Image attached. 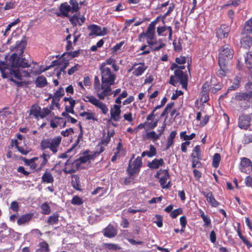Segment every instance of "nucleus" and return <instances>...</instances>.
<instances>
[{
  "label": "nucleus",
  "mask_w": 252,
  "mask_h": 252,
  "mask_svg": "<svg viewBox=\"0 0 252 252\" xmlns=\"http://www.w3.org/2000/svg\"><path fill=\"white\" fill-rule=\"evenodd\" d=\"M29 64L27 60L17 54H12L7 63H0V71L3 78L12 81L18 86L22 85L23 78L29 77L31 72L25 70Z\"/></svg>",
  "instance_id": "f257e3e1"
},
{
  "label": "nucleus",
  "mask_w": 252,
  "mask_h": 252,
  "mask_svg": "<svg viewBox=\"0 0 252 252\" xmlns=\"http://www.w3.org/2000/svg\"><path fill=\"white\" fill-rule=\"evenodd\" d=\"M101 73V85L100 87L99 80L97 76L94 78V87L97 93L98 98L103 99L105 97L112 94L111 86L114 84L115 74L109 67L100 68Z\"/></svg>",
  "instance_id": "f03ea898"
},
{
  "label": "nucleus",
  "mask_w": 252,
  "mask_h": 252,
  "mask_svg": "<svg viewBox=\"0 0 252 252\" xmlns=\"http://www.w3.org/2000/svg\"><path fill=\"white\" fill-rule=\"evenodd\" d=\"M61 140L62 138L59 136H56L53 138L44 139L41 142V149L45 150L49 148L55 154L58 151Z\"/></svg>",
  "instance_id": "7ed1b4c3"
},
{
  "label": "nucleus",
  "mask_w": 252,
  "mask_h": 252,
  "mask_svg": "<svg viewBox=\"0 0 252 252\" xmlns=\"http://www.w3.org/2000/svg\"><path fill=\"white\" fill-rule=\"evenodd\" d=\"M134 155H132V158L129 161L128 166L127 169V172L130 178L133 179V176L138 173L142 166L141 157H137L133 160L132 159Z\"/></svg>",
  "instance_id": "20e7f679"
},
{
  "label": "nucleus",
  "mask_w": 252,
  "mask_h": 252,
  "mask_svg": "<svg viewBox=\"0 0 252 252\" xmlns=\"http://www.w3.org/2000/svg\"><path fill=\"white\" fill-rule=\"evenodd\" d=\"M83 100L85 102H90L94 105L97 108L100 109L101 112L105 115L108 112V108L107 105L97 99L95 96L92 95L84 96Z\"/></svg>",
  "instance_id": "39448f33"
},
{
  "label": "nucleus",
  "mask_w": 252,
  "mask_h": 252,
  "mask_svg": "<svg viewBox=\"0 0 252 252\" xmlns=\"http://www.w3.org/2000/svg\"><path fill=\"white\" fill-rule=\"evenodd\" d=\"M234 51L229 45H225L220 50L219 62L220 63L227 62L231 59L233 56Z\"/></svg>",
  "instance_id": "423d86ee"
},
{
  "label": "nucleus",
  "mask_w": 252,
  "mask_h": 252,
  "mask_svg": "<svg viewBox=\"0 0 252 252\" xmlns=\"http://www.w3.org/2000/svg\"><path fill=\"white\" fill-rule=\"evenodd\" d=\"M88 29L90 31V32L89 34L90 36L94 35L95 36H104L106 35L109 32L107 28L103 27V28H101L99 26L94 24L89 26Z\"/></svg>",
  "instance_id": "0eeeda50"
},
{
  "label": "nucleus",
  "mask_w": 252,
  "mask_h": 252,
  "mask_svg": "<svg viewBox=\"0 0 252 252\" xmlns=\"http://www.w3.org/2000/svg\"><path fill=\"white\" fill-rule=\"evenodd\" d=\"M147 68V66L144 63H135L132 65L128 71L132 72V74L135 76H139L144 73Z\"/></svg>",
  "instance_id": "6e6552de"
},
{
  "label": "nucleus",
  "mask_w": 252,
  "mask_h": 252,
  "mask_svg": "<svg viewBox=\"0 0 252 252\" xmlns=\"http://www.w3.org/2000/svg\"><path fill=\"white\" fill-rule=\"evenodd\" d=\"M160 175H161L162 176L159 178V182L161 186L163 189L168 188L169 187V184L170 183L169 182L168 184H166L167 180L169 177L167 170H160L157 173L156 177L159 178Z\"/></svg>",
  "instance_id": "1a4fd4ad"
},
{
  "label": "nucleus",
  "mask_w": 252,
  "mask_h": 252,
  "mask_svg": "<svg viewBox=\"0 0 252 252\" xmlns=\"http://www.w3.org/2000/svg\"><path fill=\"white\" fill-rule=\"evenodd\" d=\"M251 118L248 115H242L239 118L238 126L241 129H247L251 126Z\"/></svg>",
  "instance_id": "9d476101"
},
{
  "label": "nucleus",
  "mask_w": 252,
  "mask_h": 252,
  "mask_svg": "<svg viewBox=\"0 0 252 252\" xmlns=\"http://www.w3.org/2000/svg\"><path fill=\"white\" fill-rule=\"evenodd\" d=\"M121 105L114 104L110 109L111 120L115 122H118L121 119Z\"/></svg>",
  "instance_id": "9b49d317"
},
{
  "label": "nucleus",
  "mask_w": 252,
  "mask_h": 252,
  "mask_svg": "<svg viewBox=\"0 0 252 252\" xmlns=\"http://www.w3.org/2000/svg\"><path fill=\"white\" fill-rule=\"evenodd\" d=\"M157 34L159 36H165L167 35V32H168V38L171 39L172 35V29L170 26L163 25L158 26L157 29Z\"/></svg>",
  "instance_id": "f8f14e48"
},
{
  "label": "nucleus",
  "mask_w": 252,
  "mask_h": 252,
  "mask_svg": "<svg viewBox=\"0 0 252 252\" xmlns=\"http://www.w3.org/2000/svg\"><path fill=\"white\" fill-rule=\"evenodd\" d=\"M147 42L151 49L154 51H158L165 46L161 39L157 40L156 38L154 39L147 40Z\"/></svg>",
  "instance_id": "ddd939ff"
},
{
  "label": "nucleus",
  "mask_w": 252,
  "mask_h": 252,
  "mask_svg": "<svg viewBox=\"0 0 252 252\" xmlns=\"http://www.w3.org/2000/svg\"><path fill=\"white\" fill-rule=\"evenodd\" d=\"M59 9L60 12L56 13L57 15L59 17H68L69 12H71V7L66 2L61 4Z\"/></svg>",
  "instance_id": "4468645a"
},
{
  "label": "nucleus",
  "mask_w": 252,
  "mask_h": 252,
  "mask_svg": "<svg viewBox=\"0 0 252 252\" xmlns=\"http://www.w3.org/2000/svg\"><path fill=\"white\" fill-rule=\"evenodd\" d=\"M230 31V28L225 25H222L217 30V36L220 38L227 37Z\"/></svg>",
  "instance_id": "2eb2a0df"
},
{
  "label": "nucleus",
  "mask_w": 252,
  "mask_h": 252,
  "mask_svg": "<svg viewBox=\"0 0 252 252\" xmlns=\"http://www.w3.org/2000/svg\"><path fill=\"white\" fill-rule=\"evenodd\" d=\"M203 195L206 197L208 202L213 207H217L220 205L215 198L212 192L211 191H203L202 192Z\"/></svg>",
  "instance_id": "dca6fc26"
},
{
  "label": "nucleus",
  "mask_w": 252,
  "mask_h": 252,
  "mask_svg": "<svg viewBox=\"0 0 252 252\" xmlns=\"http://www.w3.org/2000/svg\"><path fill=\"white\" fill-rule=\"evenodd\" d=\"M175 75L180 80L183 88L186 89L188 85V79L187 75L185 74L180 69H176L174 71Z\"/></svg>",
  "instance_id": "f3484780"
},
{
  "label": "nucleus",
  "mask_w": 252,
  "mask_h": 252,
  "mask_svg": "<svg viewBox=\"0 0 252 252\" xmlns=\"http://www.w3.org/2000/svg\"><path fill=\"white\" fill-rule=\"evenodd\" d=\"M156 21H153L149 24L145 34L147 40L154 39V38H156Z\"/></svg>",
  "instance_id": "a211bd4d"
},
{
  "label": "nucleus",
  "mask_w": 252,
  "mask_h": 252,
  "mask_svg": "<svg viewBox=\"0 0 252 252\" xmlns=\"http://www.w3.org/2000/svg\"><path fill=\"white\" fill-rule=\"evenodd\" d=\"M219 64L220 69L217 70L216 73L218 77L223 78L226 76L228 71L226 66V63H220V62H219Z\"/></svg>",
  "instance_id": "6ab92c4d"
},
{
  "label": "nucleus",
  "mask_w": 252,
  "mask_h": 252,
  "mask_svg": "<svg viewBox=\"0 0 252 252\" xmlns=\"http://www.w3.org/2000/svg\"><path fill=\"white\" fill-rule=\"evenodd\" d=\"M117 230L113 226L109 225L104 229L103 234L105 237L112 238L117 234Z\"/></svg>",
  "instance_id": "aec40b11"
},
{
  "label": "nucleus",
  "mask_w": 252,
  "mask_h": 252,
  "mask_svg": "<svg viewBox=\"0 0 252 252\" xmlns=\"http://www.w3.org/2000/svg\"><path fill=\"white\" fill-rule=\"evenodd\" d=\"M164 162L162 158L154 159L148 164V166L151 169H156L164 165Z\"/></svg>",
  "instance_id": "412c9836"
},
{
  "label": "nucleus",
  "mask_w": 252,
  "mask_h": 252,
  "mask_svg": "<svg viewBox=\"0 0 252 252\" xmlns=\"http://www.w3.org/2000/svg\"><path fill=\"white\" fill-rule=\"evenodd\" d=\"M32 216L33 214L32 213L22 215L17 220V224L22 225L27 223L32 219Z\"/></svg>",
  "instance_id": "4be33fe9"
},
{
  "label": "nucleus",
  "mask_w": 252,
  "mask_h": 252,
  "mask_svg": "<svg viewBox=\"0 0 252 252\" xmlns=\"http://www.w3.org/2000/svg\"><path fill=\"white\" fill-rule=\"evenodd\" d=\"M241 44L242 46L246 49L250 48L252 45V37L248 35H243V36L241 40Z\"/></svg>",
  "instance_id": "5701e85b"
},
{
  "label": "nucleus",
  "mask_w": 252,
  "mask_h": 252,
  "mask_svg": "<svg viewBox=\"0 0 252 252\" xmlns=\"http://www.w3.org/2000/svg\"><path fill=\"white\" fill-rule=\"evenodd\" d=\"M157 154L156 148L153 145L149 146V150L145 151L142 152L141 157L148 156L149 158H152Z\"/></svg>",
  "instance_id": "b1692460"
},
{
  "label": "nucleus",
  "mask_w": 252,
  "mask_h": 252,
  "mask_svg": "<svg viewBox=\"0 0 252 252\" xmlns=\"http://www.w3.org/2000/svg\"><path fill=\"white\" fill-rule=\"evenodd\" d=\"M242 34L246 35H250L252 34V18L245 24Z\"/></svg>",
  "instance_id": "393cba45"
},
{
  "label": "nucleus",
  "mask_w": 252,
  "mask_h": 252,
  "mask_svg": "<svg viewBox=\"0 0 252 252\" xmlns=\"http://www.w3.org/2000/svg\"><path fill=\"white\" fill-rule=\"evenodd\" d=\"M71 185L74 189L76 190H80L81 186L80 185L79 177L76 175L72 176Z\"/></svg>",
  "instance_id": "a878e982"
},
{
  "label": "nucleus",
  "mask_w": 252,
  "mask_h": 252,
  "mask_svg": "<svg viewBox=\"0 0 252 252\" xmlns=\"http://www.w3.org/2000/svg\"><path fill=\"white\" fill-rule=\"evenodd\" d=\"M40 107L37 105H33L32 106L30 114L33 115L35 118L38 119L40 117Z\"/></svg>",
  "instance_id": "bb28decb"
},
{
  "label": "nucleus",
  "mask_w": 252,
  "mask_h": 252,
  "mask_svg": "<svg viewBox=\"0 0 252 252\" xmlns=\"http://www.w3.org/2000/svg\"><path fill=\"white\" fill-rule=\"evenodd\" d=\"M42 181L44 183H52L54 178L50 172L46 171L42 176Z\"/></svg>",
  "instance_id": "cd10ccee"
},
{
  "label": "nucleus",
  "mask_w": 252,
  "mask_h": 252,
  "mask_svg": "<svg viewBox=\"0 0 252 252\" xmlns=\"http://www.w3.org/2000/svg\"><path fill=\"white\" fill-rule=\"evenodd\" d=\"M19 144L17 139L12 140V145L13 146L14 145L18 151L22 154L24 155H27L29 152V151L19 146Z\"/></svg>",
  "instance_id": "c85d7f7f"
},
{
  "label": "nucleus",
  "mask_w": 252,
  "mask_h": 252,
  "mask_svg": "<svg viewBox=\"0 0 252 252\" xmlns=\"http://www.w3.org/2000/svg\"><path fill=\"white\" fill-rule=\"evenodd\" d=\"M159 135L156 133L154 131H150L146 133V138L147 139H151L153 142H155L160 138Z\"/></svg>",
  "instance_id": "c756f323"
},
{
  "label": "nucleus",
  "mask_w": 252,
  "mask_h": 252,
  "mask_svg": "<svg viewBox=\"0 0 252 252\" xmlns=\"http://www.w3.org/2000/svg\"><path fill=\"white\" fill-rule=\"evenodd\" d=\"M191 157L192 158H196L197 159H200L201 158V153L200 148V146L197 145L195 146L193 149V152L191 154Z\"/></svg>",
  "instance_id": "7c9ffc66"
},
{
  "label": "nucleus",
  "mask_w": 252,
  "mask_h": 252,
  "mask_svg": "<svg viewBox=\"0 0 252 252\" xmlns=\"http://www.w3.org/2000/svg\"><path fill=\"white\" fill-rule=\"evenodd\" d=\"M47 80L45 77L39 76L35 80L36 86L38 87H43L47 85Z\"/></svg>",
  "instance_id": "2f4dec72"
},
{
  "label": "nucleus",
  "mask_w": 252,
  "mask_h": 252,
  "mask_svg": "<svg viewBox=\"0 0 252 252\" xmlns=\"http://www.w3.org/2000/svg\"><path fill=\"white\" fill-rule=\"evenodd\" d=\"M36 252H49V249L48 244L44 241L39 243V248Z\"/></svg>",
  "instance_id": "473e14b6"
},
{
  "label": "nucleus",
  "mask_w": 252,
  "mask_h": 252,
  "mask_svg": "<svg viewBox=\"0 0 252 252\" xmlns=\"http://www.w3.org/2000/svg\"><path fill=\"white\" fill-rule=\"evenodd\" d=\"M94 155H85L81 157L77 161V162L80 163H85L89 161L91 159L94 158Z\"/></svg>",
  "instance_id": "72a5a7b5"
},
{
  "label": "nucleus",
  "mask_w": 252,
  "mask_h": 252,
  "mask_svg": "<svg viewBox=\"0 0 252 252\" xmlns=\"http://www.w3.org/2000/svg\"><path fill=\"white\" fill-rule=\"evenodd\" d=\"M59 215L57 213L53 214L50 216L48 220V223L50 225L57 224L59 221Z\"/></svg>",
  "instance_id": "f704fd0d"
},
{
  "label": "nucleus",
  "mask_w": 252,
  "mask_h": 252,
  "mask_svg": "<svg viewBox=\"0 0 252 252\" xmlns=\"http://www.w3.org/2000/svg\"><path fill=\"white\" fill-rule=\"evenodd\" d=\"M41 213L43 215H48L51 212V208L47 202H44L40 206Z\"/></svg>",
  "instance_id": "c9c22d12"
},
{
  "label": "nucleus",
  "mask_w": 252,
  "mask_h": 252,
  "mask_svg": "<svg viewBox=\"0 0 252 252\" xmlns=\"http://www.w3.org/2000/svg\"><path fill=\"white\" fill-rule=\"evenodd\" d=\"M180 136L181 139L186 141H189V140H192L195 137V134L192 133L190 135H188L186 134V131H184L180 133Z\"/></svg>",
  "instance_id": "e433bc0d"
},
{
  "label": "nucleus",
  "mask_w": 252,
  "mask_h": 252,
  "mask_svg": "<svg viewBox=\"0 0 252 252\" xmlns=\"http://www.w3.org/2000/svg\"><path fill=\"white\" fill-rule=\"evenodd\" d=\"M176 135V131H172L169 134V136L167 139L166 149L169 148V147L173 144V140L175 138Z\"/></svg>",
  "instance_id": "4c0bfd02"
},
{
  "label": "nucleus",
  "mask_w": 252,
  "mask_h": 252,
  "mask_svg": "<svg viewBox=\"0 0 252 252\" xmlns=\"http://www.w3.org/2000/svg\"><path fill=\"white\" fill-rule=\"evenodd\" d=\"M69 3L70 4L71 13L77 12L79 9L78 3L77 0H70Z\"/></svg>",
  "instance_id": "58836bf2"
},
{
  "label": "nucleus",
  "mask_w": 252,
  "mask_h": 252,
  "mask_svg": "<svg viewBox=\"0 0 252 252\" xmlns=\"http://www.w3.org/2000/svg\"><path fill=\"white\" fill-rule=\"evenodd\" d=\"M106 191L107 189L106 188L98 187L92 192V194L93 195L99 194V195L101 196L103 194L105 193L106 192Z\"/></svg>",
  "instance_id": "ea45409f"
},
{
  "label": "nucleus",
  "mask_w": 252,
  "mask_h": 252,
  "mask_svg": "<svg viewBox=\"0 0 252 252\" xmlns=\"http://www.w3.org/2000/svg\"><path fill=\"white\" fill-rule=\"evenodd\" d=\"M245 62L248 68L252 69V53H248L245 58Z\"/></svg>",
  "instance_id": "a19ab883"
},
{
  "label": "nucleus",
  "mask_w": 252,
  "mask_h": 252,
  "mask_svg": "<svg viewBox=\"0 0 252 252\" xmlns=\"http://www.w3.org/2000/svg\"><path fill=\"white\" fill-rule=\"evenodd\" d=\"M75 169L71 167V164L69 161H67L65 163V167L63 170V172L66 174H70L75 172Z\"/></svg>",
  "instance_id": "79ce46f5"
},
{
  "label": "nucleus",
  "mask_w": 252,
  "mask_h": 252,
  "mask_svg": "<svg viewBox=\"0 0 252 252\" xmlns=\"http://www.w3.org/2000/svg\"><path fill=\"white\" fill-rule=\"evenodd\" d=\"M80 115L81 117H85L87 120H95L94 118V114L93 112H84L81 113Z\"/></svg>",
  "instance_id": "37998d69"
},
{
  "label": "nucleus",
  "mask_w": 252,
  "mask_h": 252,
  "mask_svg": "<svg viewBox=\"0 0 252 252\" xmlns=\"http://www.w3.org/2000/svg\"><path fill=\"white\" fill-rule=\"evenodd\" d=\"M127 93L126 91H123L115 99V102L117 105H120L122 103V99L126 97Z\"/></svg>",
  "instance_id": "c03bdc74"
},
{
  "label": "nucleus",
  "mask_w": 252,
  "mask_h": 252,
  "mask_svg": "<svg viewBox=\"0 0 252 252\" xmlns=\"http://www.w3.org/2000/svg\"><path fill=\"white\" fill-rule=\"evenodd\" d=\"M220 160V156L219 154L216 153L213 156V165L214 167H218Z\"/></svg>",
  "instance_id": "a18cd8bd"
},
{
  "label": "nucleus",
  "mask_w": 252,
  "mask_h": 252,
  "mask_svg": "<svg viewBox=\"0 0 252 252\" xmlns=\"http://www.w3.org/2000/svg\"><path fill=\"white\" fill-rule=\"evenodd\" d=\"M80 50H76L73 52L64 53V56H67L69 59H72L74 57H78L79 55Z\"/></svg>",
  "instance_id": "49530a36"
},
{
  "label": "nucleus",
  "mask_w": 252,
  "mask_h": 252,
  "mask_svg": "<svg viewBox=\"0 0 252 252\" xmlns=\"http://www.w3.org/2000/svg\"><path fill=\"white\" fill-rule=\"evenodd\" d=\"M103 145L105 146V144H104V142H102L101 143L98 144L96 147V152L94 155L95 156V155H99L102 153L104 151V147Z\"/></svg>",
  "instance_id": "de8ad7c7"
},
{
  "label": "nucleus",
  "mask_w": 252,
  "mask_h": 252,
  "mask_svg": "<svg viewBox=\"0 0 252 252\" xmlns=\"http://www.w3.org/2000/svg\"><path fill=\"white\" fill-rule=\"evenodd\" d=\"M69 21L71 23L74 25L76 26L77 25H81V23L80 22V20L78 16L76 15H74L72 17H71L69 19Z\"/></svg>",
  "instance_id": "09e8293b"
},
{
  "label": "nucleus",
  "mask_w": 252,
  "mask_h": 252,
  "mask_svg": "<svg viewBox=\"0 0 252 252\" xmlns=\"http://www.w3.org/2000/svg\"><path fill=\"white\" fill-rule=\"evenodd\" d=\"M104 246L106 249L109 250L115 251L117 250H119L120 249L118 245L111 243L104 244Z\"/></svg>",
  "instance_id": "8fccbe9b"
},
{
  "label": "nucleus",
  "mask_w": 252,
  "mask_h": 252,
  "mask_svg": "<svg viewBox=\"0 0 252 252\" xmlns=\"http://www.w3.org/2000/svg\"><path fill=\"white\" fill-rule=\"evenodd\" d=\"M71 203L73 205H80L83 204L82 199L77 195L73 196Z\"/></svg>",
  "instance_id": "3c124183"
},
{
  "label": "nucleus",
  "mask_w": 252,
  "mask_h": 252,
  "mask_svg": "<svg viewBox=\"0 0 252 252\" xmlns=\"http://www.w3.org/2000/svg\"><path fill=\"white\" fill-rule=\"evenodd\" d=\"M252 164V162L250 159L246 158H243L241 159L240 166L251 167Z\"/></svg>",
  "instance_id": "603ef678"
},
{
  "label": "nucleus",
  "mask_w": 252,
  "mask_h": 252,
  "mask_svg": "<svg viewBox=\"0 0 252 252\" xmlns=\"http://www.w3.org/2000/svg\"><path fill=\"white\" fill-rule=\"evenodd\" d=\"M115 62V60L112 57H110L106 60L104 62L102 63L100 65V68H103V67H108L106 65L113 64Z\"/></svg>",
  "instance_id": "864d4df0"
},
{
  "label": "nucleus",
  "mask_w": 252,
  "mask_h": 252,
  "mask_svg": "<svg viewBox=\"0 0 252 252\" xmlns=\"http://www.w3.org/2000/svg\"><path fill=\"white\" fill-rule=\"evenodd\" d=\"M71 36V34H69L65 38V40L67 42V44L66 45V49L67 51L73 49L72 43L70 40Z\"/></svg>",
  "instance_id": "5fc2aeb1"
},
{
  "label": "nucleus",
  "mask_w": 252,
  "mask_h": 252,
  "mask_svg": "<svg viewBox=\"0 0 252 252\" xmlns=\"http://www.w3.org/2000/svg\"><path fill=\"white\" fill-rule=\"evenodd\" d=\"M235 98L239 100H245L249 98V95L247 93H241L236 95Z\"/></svg>",
  "instance_id": "6e6d98bb"
},
{
  "label": "nucleus",
  "mask_w": 252,
  "mask_h": 252,
  "mask_svg": "<svg viewBox=\"0 0 252 252\" xmlns=\"http://www.w3.org/2000/svg\"><path fill=\"white\" fill-rule=\"evenodd\" d=\"M64 94V90L63 88H60L56 92L54 95V99H59Z\"/></svg>",
  "instance_id": "4d7b16f0"
},
{
  "label": "nucleus",
  "mask_w": 252,
  "mask_h": 252,
  "mask_svg": "<svg viewBox=\"0 0 252 252\" xmlns=\"http://www.w3.org/2000/svg\"><path fill=\"white\" fill-rule=\"evenodd\" d=\"M50 112H51V111L48 108H43L42 110H40V118H45L46 116L49 115Z\"/></svg>",
  "instance_id": "13d9d810"
},
{
  "label": "nucleus",
  "mask_w": 252,
  "mask_h": 252,
  "mask_svg": "<svg viewBox=\"0 0 252 252\" xmlns=\"http://www.w3.org/2000/svg\"><path fill=\"white\" fill-rule=\"evenodd\" d=\"M182 210L181 208H178L173 211L171 214L170 216L172 218H176L179 215L182 214Z\"/></svg>",
  "instance_id": "bf43d9fd"
},
{
  "label": "nucleus",
  "mask_w": 252,
  "mask_h": 252,
  "mask_svg": "<svg viewBox=\"0 0 252 252\" xmlns=\"http://www.w3.org/2000/svg\"><path fill=\"white\" fill-rule=\"evenodd\" d=\"M80 67V65L78 64H76L75 65L71 67L68 70V74L69 75H72L73 74L75 71L78 70Z\"/></svg>",
  "instance_id": "052dcab7"
},
{
  "label": "nucleus",
  "mask_w": 252,
  "mask_h": 252,
  "mask_svg": "<svg viewBox=\"0 0 252 252\" xmlns=\"http://www.w3.org/2000/svg\"><path fill=\"white\" fill-rule=\"evenodd\" d=\"M245 183L246 186L252 188V177L248 176L245 179Z\"/></svg>",
  "instance_id": "680f3d73"
},
{
  "label": "nucleus",
  "mask_w": 252,
  "mask_h": 252,
  "mask_svg": "<svg viewBox=\"0 0 252 252\" xmlns=\"http://www.w3.org/2000/svg\"><path fill=\"white\" fill-rule=\"evenodd\" d=\"M73 133V129L72 128L66 129L64 131H62L61 132L62 135L64 137L68 136L70 134Z\"/></svg>",
  "instance_id": "e2e57ef3"
},
{
  "label": "nucleus",
  "mask_w": 252,
  "mask_h": 252,
  "mask_svg": "<svg viewBox=\"0 0 252 252\" xmlns=\"http://www.w3.org/2000/svg\"><path fill=\"white\" fill-rule=\"evenodd\" d=\"M151 48L150 46L148 47L147 45H144L141 47V50L143 51L142 54H147L150 53Z\"/></svg>",
  "instance_id": "0e129e2a"
},
{
  "label": "nucleus",
  "mask_w": 252,
  "mask_h": 252,
  "mask_svg": "<svg viewBox=\"0 0 252 252\" xmlns=\"http://www.w3.org/2000/svg\"><path fill=\"white\" fill-rule=\"evenodd\" d=\"M14 7V3L12 1H8L5 3L4 9L5 10L13 9Z\"/></svg>",
  "instance_id": "69168bd1"
},
{
  "label": "nucleus",
  "mask_w": 252,
  "mask_h": 252,
  "mask_svg": "<svg viewBox=\"0 0 252 252\" xmlns=\"http://www.w3.org/2000/svg\"><path fill=\"white\" fill-rule=\"evenodd\" d=\"M125 120L129 122H131L133 121L132 115L131 113H128L124 115Z\"/></svg>",
  "instance_id": "338daca9"
},
{
  "label": "nucleus",
  "mask_w": 252,
  "mask_h": 252,
  "mask_svg": "<svg viewBox=\"0 0 252 252\" xmlns=\"http://www.w3.org/2000/svg\"><path fill=\"white\" fill-rule=\"evenodd\" d=\"M10 208L14 211H17L19 208L18 202L16 201H13L11 204Z\"/></svg>",
  "instance_id": "774afa93"
}]
</instances>
